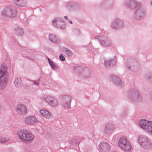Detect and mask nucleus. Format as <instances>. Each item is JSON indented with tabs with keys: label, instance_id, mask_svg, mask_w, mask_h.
Here are the masks:
<instances>
[{
	"label": "nucleus",
	"instance_id": "obj_13",
	"mask_svg": "<svg viewBox=\"0 0 152 152\" xmlns=\"http://www.w3.org/2000/svg\"><path fill=\"white\" fill-rule=\"evenodd\" d=\"M99 148L101 150L109 149L110 148V145L107 143H101L99 146Z\"/></svg>",
	"mask_w": 152,
	"mask_h": 152
},
{
	"label": "nucleus",
	"instance_id": "obj_28",
	"mask_svg": "<svg viewBox=\"0 0 152 152\" xmlns=\"http://www.w3.org/2000/svg\"><path fill=\"white\" fill-rule=\"evenodd\" d=\"M22 152H28L26 150H23L22 151Z\"/></svg>",
	"mask_w": 152,
	"mask_h": 152
},
{
	"label": "nucleus",
	"instance_id": "obj_16",
	"mask_svg": "<svg viewBox=\"0 0 152 152\" xmlns=\"http://www.w3.org/2000/svg\"><path fill=\"white\" fill-rule=\"evenodd\" d=\"M116 63V61L114 59H109L105 62V64L106 66H112L115 64Z\"/></svg>",
	"mask_w": 152,
	"mask_h": 152
},
{
	"label": "nucleus",
	"instance_id": "obj_6",
	"mask_svg": "<svg viewBox=\"0 0 152 152\" xmlns=\"http://www.w3.org/2000/svg\"><path fill=\"white\" fill-rule=\"evenodd\" d=\"M45 101L53 107H56L58 105L57 99L53 96H48L44 98Z\"/></svg>",
	"mask_w": 152,
	"mask_h": 152
},
{
	"label": "nucleus",
	"instance_id": "obj_10",
	"mask_svg": "<svg viewBox=\"0 0 152 152\" xmlns=\"http://www.w3.org/2000/svg\"><path fill=\"white\" fill-rule=\"evenodd\" d=\"M39 113L43 118L49 119L53 117V115L51 113L47 110L41 109L39 110Z\"/></svg>",
	"mask_w": 152,
	"mask_h": 152
},
{
	"label": "nucleus",
	"instance_id": "obj_1",
	"mask_svg": "<svg viewBox=\"0 0 152 152\" xmlns=\"http://www.w3.org/2000/svg\"><path fill=\"white\" fill-rule=\"evenodd\" d=\"M6 65L3 64L0 67V89L2 90L6 86L7 81L8 72Z\"/></svg>",
	"mask_w": 152,
	"mask_h": 152
},
{
	"label": "nucleus",
	"instance_id": "obj_26",
	"mask_svg": "<svg viewBox=\"0 0 152 152\" xmlns=\"http://www.w3.org/2000/svg\"><path fill=\"white\" fill-rule=\"evenodd\" d=\"M36 85H38L39 84V83L37 82L34 81L33 82Z\"/></svg>",
	"mask_w": 152,
	"mask_h": 152
},
{
	"label": "nucleus",
	"instance_id": "obj_3",
	"mask_svg": "<svg viewBox=\"0 0 152 152\" xmlns=\"http://www.w3.org/2000/svg\"><path fill=\"white\" fill-rule=\"evenodd\" d=\"M118 145L119 147L125 152L132 151V147L130 143L126 138L121 137L118 141Z\"/></svg>",
	"mask_w": 152,
	"mask_h": 152
},
{
	"label": "nucleus",
	"instance_id": "obj_24",
	"mask_svg": "<svg viewBox=\"0 0 152 152\" xmlns=\"http://www.w3.org/2000/svg\"><path fill=\"white\" fill-rule=\"evenodd\" d=\"M49 37L50 38H52L53 37H55L56 36H55L53 34H50Z\"/></svg>",
	"mask_w": 152,
	"mask_h": 152
},
{
	"label": "nucleus",
	"instance_id": "obj_23",
	"mask_svg": "<svg viewBox=\"0 0 152 152\" xmlns=\"http://www.w3.org/2000/svg\"><path fill=\"white\" fill-rule=\"evenodd\" d=\"M59 58L60 59V60L61 61H64L65 60V57L63 56V55L61 54L59 56Z\"/></svg>",
	"mask_w": 152,
	"mask_h": 152
},
{
	"label": "nucleus",
	"instance_id": "obj_19",
	"mask_svg": "<svg viewBox=\"0 0 152 152\" xmlns=\"http://www.w3.org/2000/svg\"><path fill=\"white\" fill-rule=\"evenodd\" d=\"M10 138L8 137H0V143H4L9 141Z\"/></svg>",
	"mask_w": 152,
	"mask_h": 152
},
{
	"label": "nucleus",
	"instance_id": "obj_21",
	"mask_svg": "<svg viewBox=\"0 0 152 152\" xmlns=\"http://www.w3.org/2000/svg\"><path fill=\"white\" fill-rule=\"evenodd\" d=\"M64 52L68 57L72 56L73 54L72 52L70 50L67 48H66L64 50Z\"/></svg>",
	"mask_w": 152,
	"mask_h": 152
},
{
	"label": "nucleus",
	"instance_id": "obj_4",
	"mask_svg": "<svg viewBox=\"0 0 152 152\" xmlns=\"http://www.w3.org/2000/svg\"><path fill=\"white\" fill-rule=\"evenodd\" d=\"M138 124L141 128L152 134V121L142 119L138 121Z\"/></svg>",
	"mask_w": 152,
	"mask_h": 152
},
{
	"label": "nucleus",
	"instance_id": "obj_11",
	"mask_svg": "<svg viewBox=\"0 0 152 152\" xmlns=\"http://www.w3.org/2000/svg\"><path fill=\"white\" fill-rule=\"evenodd\" d=\"M1 15L4 16L12 17L14 16L12 14L11 10L9 7L4 8L1 12Z\"/></svg>",
	"mask_w": 152,
	"mask_h": 152
},
{
	"label": "nucleus",
	"instance_id": "obj_15",
	"mask_svg": "<svg viewBox=\"0 0 152 152\" xmlns=\"http://www.w3.org/2000/svg\"><path fill=\"white\" fill-rule=\"evenodd\" d=\"M61 99L62 102H71V97L67 95H64L61 96Z\"/></svg>",
	"mask_w": 152,
	"mask_h": 152
},
{
	"label": "nucleus",
	"instance_id": "obj_18",
	"mask_svg": "<svg viewBox=\"0 0 152 152\" xmlns=\"http://www.w3.org/2000/svg\"><path fill=\"white\" fill-rule=\"evenodd\" d=\"M21 79L19 77L16 78L14 82V84L17 87H18L21 85Z\"/></svg>",
	"mask_w": 152,
	"mask_h": 152
},
{
	"label": "nucleus",
	"instance_id": "obj_27",
	"mask_svg": "<svg viewBox=\"0 0 152 152\" xmlns=\"http://www.w3.org/2000/svg\"><path fill=\"white\" fill-rule=\"evenodd\" d=\"M10 152H15V150L13 149H11L9 151Z\"/></svg>",
	"mask_w": 152,
	"mask_h": 152
},
{
	"label": "nucleus",
	"instance_id": "obj_12",
	"mask_svg": "<svg viewBox=\"0 0 152 152\" xmlns=\"http://www.w3.org/2000/svg\"><path fill=\"white\" fill-rule=\"evenodd\" d=\"M110 79L113 80L115 85L120 86L123 85V82L117 76H112L110 77Z\"/></svg>",
	"mask_w": 152,
	"mask_h": 152
},
{
	"label": "nucleus",
	"instance_id": "obj_2",
	"mask_svg": "<svg viewBox=\"0 0 152 152\" xmlns=\"http://www.w3.org/2000/svg\"><path fill=\"white\" fill-rule=\"evenodd\" d=\"M17 135L19 139L22 142H30L34 138L32 134L26 130H20L17 132Z\"/></svg>",
	"mask_w": 152,
	"mask_h": 152
},
{
	"label": "nucleus",
	"instance_id": "obj_22",
	"mask_svg": "<svg viewBox=\"0 0 152 152\" xmlns=\"http://www.w3.org/2000/svg\"><path fill=\"white\" fill-rule=\"evenodd\" d=\"M51 42L56 44L59 43L60 42L59 39H49Z\"/></svg>",
	"mask_w": 152,
	"mask_h": 152
},
{
	"label": "nucleus",
	"instance_id": "obj_14",
	"mask_svg": "<svg viewBox=\"0 0 152 152\" xmlns=\"http://www.w3.org/2000/svg\"><path fill=\"white\" fill-rule=\"evenodd\" d=\"M82 74L84 77H87L91 76V72L90 69L86 68L83 69Z\"/></svg>",
	"mask_w": 152,
	"mask_h": 152
},
{
	"label": "nucleus",
	"instance_id": "obj_9",
	"mask_svg": "<svg viewBox=\"0 0 152 152\" xmlns=\"http://www.w3.org/2000/svg\"><path fill=\"white\" fill-rule=\"evenodd\" d=\"M25 122L27 124L34 125L39 122L37 118L34 116H28L26 117L24 119Z\"/></svg>",
	"mask_w": 152,
	"mask_h": 152
},
{
	"label": "nucleus",
	"instance_id": "obj_8",
	"mask_svg": "<svg viewBox=\"0 0 152 152\" xmlns=\"http://www.w3.org/2000/svg\"><path fill=\"white\" fill-rule=\"evenodd\" d=\"M115 128V126L113 123H107L104 125V131L106 134H110L114 130Z\"/></svg>",
	"mask_w": 152,
	"mask_h": 152
},
{
	"label": "nucleus",
	"instance_id": "obj_29",
	"mask_svg": "<svg viewBox=\"0 0 152 152\" xmlns=\"http://www.w3.org/2000/svg\"><path fill=\"white\" fill-rule=\"evenodd\" d=\"M64 18L65 19H66V20H68V18L67 16H65L64 17Z\"/></svg>",
	"mask_w": 152,
	"mask_h": 152
},
{
	"label": "nucleus",
	"instance_id": "obj_20",
	"mask_svg": "<svg viewBox=\"0 0 152 152\" xmlns=\"http://www.w3.org/2000/svg\"><path fill=\"white\" fill-rule=\"evenodd\" d=\"M71 102H62V106L65 108L69 109L71 107Z\"/></svg>",
	"mask_w": 152,
	"mask_h": 152
},
{
	"label": "nucleus",
	"instance_id": "obj_7",
	"mask_svg": "<svg viewBox=\"0 0 152 152\" xmlns=\"http://www.w3.org/2000/svg\"><path fill=\"white\" fill-rule=\"evenodd\" d=\"M16 111L18 114L21 115H25L27 112L26 107L23 104L18 105L16 109Z\"/></svg>",
	"mask_w": 152,
	"mask_h": 152
},
{
	"label": "nucleus",
	"instance_id": "obj_32",
	"mask_svg": "<svg viewBox=\"0 0 152 152\" xmlns=\"http://www.w3.org/2000/svg\"><path fill=\"white\" fill-rule=\"evenodd\" d=\"M151 4H152V1H151Z\"/></svg>",
	"mask_w": 152,
	"mask_h": 152
},
{
	"label": "nucleus",
	"instance_id": "obj_17",
	"mask_svg": "<svg viewBox=\"0 0 152 152\" xmlns=\"http://www.w3.org/2000/svg\"><path fill=\"white\" fill-rule=\"evenodd\" d=\"M48 60L49 64L53 69H55L58 68V66L56 64L53 62L52 61L50 60L48 58Z\"/></svg>",
	"mask_w": 152,
	"mask_h": 152
},
{
	"label": "nucleus",
	"instance_id": "obj_31",
	"mask_svg": "<svg viewBox=\"0 0 152 152\" xmlns=\"http://www.w3.org/2000/svg\"><path fill=\"white\" fill-rule=\"evenodd\" d=\"M126 66L127 67V68H128V69H129L130 68H129V66H128V64H126Z\"/></svg>",
	"mask_w": 152,
	"mask_h": 152
},
{
	"label": "nucleus",
	"instance_id": "obj_30",
	"mask_svg": "<svg viewBox=\"0 0 152 152\" xmlns=\"http://www.w3.org/2000/svg\"><path fill=\"white\" fill-rule=\"evenodd\" d=\"M69 23H70L72 24V21L71 20H69Z\"/></svg>",
	"mask_w": 152,
	"mask_h": 152
},
{
	"label": "nucleus",
	"instance_id": "obj_5",
	"mask_svg": "<svg viewBox=\"0 0 152 152\" xmlns=\"http://www.w3.org/2000/svg\"><path fill=\"white\" fill-rule=\"evenodd\" d=\"M137 139L139 144L142 147L147 148L152 146L150 140L144 135L139 136Z\"/></svg>",
	"mask_w": 152,
	"mask_h": 152
},
{
	"label": "nucleus",
	"instance_id": "obj_25",
	"mask_svg": "<svg viewBox=\"0 0 152 152\" xmlns=\"http://www.w3.org/2000/svg\"><path fill=\"white\" fill-rule=\"evenodd\" d=\"M57 20H58V19H54L53 21L52 22V23H56V22H57Z\"/></svg>",
	"mask_w": 152,
	"mask_h": 152
}]
</instances>
